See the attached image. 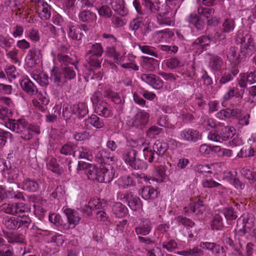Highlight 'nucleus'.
Here are the masks:
<instances>
[{
  "label": "nucleus",
  "instance_id": "nucleus-23",
  "mask_svg": "<svg viewBox=\"0 0 256 256\" xmlns=\"http://www.w3.org/2000/svg\"><path fill=\"white\" fill-rule=\"evenodd\" d=\"M126 202L131 210L134 211L141 210L142 208V204L140 199L132 194L127 195Z\"/></svg>",
  "mask_w": 256,
  "mask_h": 256
},
{
  "label": "nucleus",
  "instance_id": "nucleus-50",
  "mask_svg": "<svg viewBox=\"0 0 256 256\" xmlns=\"http://www.w3.org/2000/svg\"><path fill=\"white\" fill-rule=\"evenodd\" d=\"M6 198L25 200L24 196L22 192L19 191L15 192L12 188H9L8 190H6Z\"/></svg>",
  "mask_w": 256,
  "mask_h": 256
},
{
  "label": "nucleus",
  "instance_id": "nucleus-3",
  "mask_svg": "<svg viewBox=\"0 0 256 256\" xmlns=\"http://www.w3.org/2000/svg\"><path fill=\"white\" fill-rule=\"evenodd\" d=\"M4 126L12 131L22 134V138L24 140H29L32 137V131L24 118L17 120L9 119L8 122H5Z\"/></svg>",
  "mask_w": 256,
  "mask_h": 256
},
{
  "label": "nucleus",
  "instance_id": "nucleus-21",
  "mask_svg": "<svg viewBox=\"0 0 256 256\" xmlns=\"http://www.w3.org/2000/svg\"><path fill=\"white\" fill-rule=\"evenodd\" d=\"M152 228L150 220L143 218L138 226L136 228V232L138 235L146 236L149 234Z\"/></svg>",
  "mask_w": 256,
  "mask_h": 256
},
{
  "label": "nucleus",
  "instance_id": "nucleus-51",
  "mask_svg": "<svg viewBox=\"0 0 256 256\" xmlns=\"http://www.w3.org/2000/svg\"><path fill=\"white\" fill-rule=\"evenodd\" d=\"M240 54L238 48L235 47H231L228 52L227 57L232 62L237 64L239 62Z\"/></svg>",
  "mask_w": 256,
  "mask_h": 256
},
{
  "label": "nucleus",
  "instance_id": "nucleus-27",
  "mask_svg": "<svg viewBox=\"0 0 256 256\" xmlns=\"http://www.w3.org/2000/svg\"><path fill=\"white\" fill-rule=\"evenodd\" d=\"M18 187L25 190L35 192L38 190L40 186L38 182L27 178L24 181L21 186Z\"/></svg>",
  "mask_w": 256,
  "mask_h": 256
},
{
  "label": "nucleus",
  "instance_id": "nucleus-20",
  "mask_svg": "<svg viewBox=\"0 0 256 256\" xmlns=\"http://www.w3.org/2000/svg\"><path fill=\"white\" fill-rule=\"evenodd\" d=\"M42 58L41 50L38 48H32L28 52L26 60L28 64L32 67Z\"/></svg>",
  "mask_w": 256,
  "mask_h": 256
},
{
  "label": "nucleus",
  "instance_id": "nucleus-38",
  "mask_svg": "<svg viewBox=\"0 0 256 256\" xmlns=\"http://www.w3.org/2000/svg\"><path fill=\"white\" fill-rule=\"evenodd\" d=\"M214 10L212 8H204L200 6L198 9V14L206 18L208 20V24H210V20L214 16Z\"/></svg>",
  "mask_w": 256,
  "mask_h": 256
},
{
  "label": "nucleus",
  "instance_id": "nucleus-61",
  "mask_svg": "<svg viewBox=\"0 0 256 256\" xmlns=\"http://www.w3.org/2000/svg\"><path fill=\"white\" fill-rule=\"evenodd\" d=\"M202 184L204 188H214L216 186H218L220 187L219 183L214 181L212 178L204 177L202 182Z\"/></svg>",
  "mask_w": 256,
  "mask_h": 256
},
{
  "label": "nucleus",
  "instance_id": "nucleus-45",
  "mask_svg": "<svg viewBox=\"0 0 256 256\" xmlns=\"http://www.w3.org/2000/svg\"><path fill=\"white\" fill-rule=\"evenodd\" d=\"M86 122L96 128H101L104 126L103 120L96 114H92L89 118L86 120Z\"/></svg>",
  "mask_w": 256,
  "mask_h": 256
},
{
  "label": "nucleus",
  "instance_id": "nucleus-29",
  "mask_svg": "<svg viewBox=\"0 0 256 256\" xmlns=\"http://www.w3.org/2000/svg\"><path fill=\"white\" fill-rule=\"evenodd\" d=\"M72 112L79 118H84L88 113V106L84 102H79L74 104L72 108Z\"/></svg>",
  "mask_w": 256,
  "mask_h": 256
},
{
  "label": "nucleus",
  "instance_id": "nucleus-58",
  "mask_svg": "<svg viewBox=\"0 0 256 256\" xmlns=\"http://www.w3.org/2000/svg\"><path fill=\"white\" fill-rule=\"evenodd\" d=\"M215 146L202 144L200 147L199 152L202 155L208 156L213 152H215Z\"/></svg>",
  "mask_w": 256,
  "mask_h": 256
},
{
  "label": "nucleus",
  "instance_id": "nucleus-60",
  "mask_svg": "<svg viewBox=\"0 0 256 256\" xmlns=\"http://www.w3.org/2000/svg\"><path fill=\"white\" fill-rule=\"evenodd\" d=\"M14 42V40L8 36H0V46L3 48H10Z\"/></svg>",
  "mask_w": 256,
  "mask_h": 256
},
{
  "label": "nucleus",
  "instance_id": "nucleus-16",
  "mask_svg": "<svg viewBox=\"0 0 256 256\" xmlns=\"http://www.w3.org/2000/svg\"><path fill=\"white\" fill-rule=\"evenodd\" d=\"M237 81L239 86L242 88H246L248 84H250L256 82V70L249 74L241 73L240 74Z\"/></svg>",
  "mask_w": 256,
  "mask_h": 256
},
{
  "label": "nucleus",
  "instance_id": "nucleus-12",
  "mask_svg": "<svg viewBox=\"0 0 256 256\" xmlns=\"http://www.w3.org/2000/svg\"><path fill=\"white\" fill-rule=\"evenodd\" d=\"M150 114L144 110H138L132 120V124L133 127L142 129L148 123Z\"/></svg>",
  "mask_w": 256,
  "mask_h": 256
},
{
  "label": "nucleus",
  "instance_id": "nucleus-36",
  "mask_svg": "<svg viewBox=\"0 0 256 256\" xmlns=\"http://www.w3.org/2000/svg\"><path fill=\"white\" fill-rule=\"evenodd\" d=\"M142 197L146 200L154 199L158 196V192L153 188L146 186L142 190Z\"/></svg>",
  "mask_w": 256,
  "mask_h": 256
},
{
  "label": "nucleus",
  "instance_id": "nucleus-11",
  "mask_svg": "<svg viewBox=\"0 0 256 256\" xmlns=\"http://www.w3.org/2000/svg\"><path fill=\"white\" fill-rule=\"evenodd\" d=\"M2 210L7 214H20L30 211V208L23 202L14 204H4L2 206Z\"/></svg>",
  "mask_w": 256,
  "mask_h": 256
},
{
  "label": "nucleus",
  "instance_id": "nucleus-9",
  "mask_svg": "<svg viewBox=\"0 0 256 256\" xmlns=\"http://www.w3.org/2000/svg\"><path fill=\"white\" fill-rule=\"evenodd\" d=\"M64 214L66 216L67 222L62 225V230L64 231L73 229L78 225L81 220L78 212L73 209L66 208Z\"/></svg>",
  "mask_w": 256,
  "mask_h": 256
},
{
  "label": "nucleus",
  "instance_id": "nucleus-63",
  "mask_svg": "<svg viewBox=\"0 0 256 256\" xmlns=\"http://www.w3.org/2000/svg\"><path fill=\"white\" fill-rule=\"evenodd\" d=\"M5 71L10 80L14 79L19 76V74L17 72L16 68L12 65L7 66Z\"/></svg>",
  "mask_w": 256,
  "mask_h": 256
},
{
  "label": "nucleus",
  "instance_id": "nucleus-54",
  "mask_svg": "<svg viewBox=\"0 0 256 256\" xmlns=\"http://www.w3.org/2000/svg\"><path fill=\"white\" fill-rule=\"evenodd\" d=\"M63 74L66 82L68 80L74 78L76 76V72L74 69L73 66H68L64 68Z\"/></svg>",
  "mask_w": 256,
  "mask_h": 256
},
{
  "label": "nucleus",
  "instance_id": "nucleus-53",
  "mask_svg": "<svg viewBox=\"0 0 256 256\" xmlns=\"http://www.w3.org/2000/svg\"><path fill=\"white\" fill-rule=\"evenodd\" d=\"M256 154V149L250 146L248 148H242L240 152L238 154V156L242 158H246L254 156Z\"/></svg>",
  "mask_w": 256,
  "mask_h": 256
},
{
  "label": "nucleus",
  "instance_id": "nucleus-46",
  "mask_svg": "<svg viewBox=\"0 0 256 256\" xmlns=\"http://www.w3.org/2000/svg\"><path fill=\"white\" fill-rule=\"evenodd\" d=\"M81 28L74 26H69L68 36L73 40H80L82 38V34L80 32Z\"/></svg>",
  "mask_w": 256,
  "mask_h": 256
},
{
  "label": "nucleus",
  "instance_id": "nucleus-49",
  "mask_svg": "<svg viewBox=\"0 0 256 256\" xmlns=\"http://www.w3.org/2000/svg\"><path fill=\"white\" fill-rule=\"evenodd\" d=\"M46 166L48 170L58 174H60L62 172V170L59 168V166L56 162V160L54 158H51L48 160L46 164Z\"/></svg>",
  "mask_w": 256,
  "mask_h": 256
},
{
  "label": "nucleus",
  "instance_id": "nucleus-43",
  "mask_svg": "<svg viewBox=\"0 0 256 256\" xmlns=\"http://www.w3.org/2000/svg\"><path fill=\"white\" fill-rule=\"evenodd\" d=\"M222 65L223 60L220 56H216L211 58L209 66L213 71L220 70Z\"/></svg>",
  "mask_w": 256,
  "mask_h": 256
},
{
  "label": "nucleus",
  "instance_id": "nucleus-17",
  "mask_svg": "<svg viewBox=\"0 0 256 256\" xmlns=\"http://www.w3.org/2000/svg\"><path fill=\"white\" fill-rule=\"evenodd\" d=\"M106 2L111 4L112 8L118 15L124 16L128 14V11L125 6L124 0H106Z\"/></svg>",
  "mask_w": 256,
  "mask_h": 256
},
{
  "label": "nucleus",
  "instance_id": "nucleus-22",
  "mask_svg": "<svg viewBox=\"0 0 256 256\" xmlns=\"http://www.w3.org/2000/svg\"><path fill=\"white\" fill-rule=\"evenodd\" d=\"M174 35V32L170 29H166L156 32L154 38L158 42H168Z\"/></svg>",
  "mask_w": 256,
  "mask_h": 256
},
{
  "label": "nucleus",
  "instance_id": "nucleus-32",
  "mask_svg": "<svg viewBox=\"0 0 256 256\" xmlns=\"http://www.w3.org/2000/svg\"><path fill=\"white\" fill-rule=\"evenodd\" d=\"M239 70L235 68L232 70H226L222 74L221 78L218 80V82L221 84H224L231 81L238 73Z\"/></svg>",
  "mask_w": 256,
  "mask_h": 256
},
{
  "label": "nucleus",
  "instance_id": "nucleus-62",
  "mask_svg": "<svg viewBox=\"0 0 256 256\" xmlns=\"http://www.w3.org/2000/svg\"><path fill=\"white\" fill-rule=\"evenodd\" d=\"M222 26L224 32H230L232 31L234 28V22L232 19L226 18Z\"/></svg>",
  "mask_w": 256,
  "mask_h": 256
},
{
  "label": "nucleus",
  "instance_id": "nucleus-31",
  "mask_svg": "<svg viewBox=\"0 0 256 256\" xmlns=\"http://www.w3.org/2000/svg\"><path fill=\"white\" fill-rule=\"evenodd\" d=\"M244 90H239L237 87H234L232 84V86H230L228 88V90L227 92L223 96V98L228 100L231 99L234 96L242 98L244 94Z\"/></svg>",
  "mask_w": 256,
  "mask_h": 256
},
{
  "label": "nucleus",
  "instance_id": "nucleus-47",
  "mask_svg": "<svg viewBox=\"0 0 256 256\" xmlns=\"http://www.w3.org/2000/svg\"><path fill=\"white\" fill-rule=\"evenodd\" d=\"M88 204L93 210L105 208L107 206V203L105 200L98 198H92L89 201Z\"/></svg>",
  "mask_w": 256,
  "mask_h": 256
},
{
  "label": "nucleus",
  "instance_id": "nucleus-18",
  "mask_svg": "<svg viewBox=\"0 0 256 256\" xmlns=\"http://www.w3.org/2000/svg\"><path fill=\"white\" fill-rule=\"evenodd\" d=\"M86 174L89 180L93 181L102 182L104 180V178L98 176V174L101 172L99 168L92 164H86Z\"/></svg>",
  "mask_w": 256,
  "mask_h": 256
},
{
  "label": "nucleus",
  "instance_id": "nucleus-5",
  "mask_svg": "<svg viewBox=\"0 0 256 256\" xmlns=\"http://www.w3.org/2000/svg\"><path fill=\"white\" fill-rule=\"evenodd\" d=\"M222 30L216 32L212 39L211 40L208 36H202L196 38L193 42V46L196 48L199 52H201L206 49V46L210 45L212 41L220 42L225 40L226 36Z\"/></svg>",
  "mask_w": 256,
  "mask_h": 256
},
{
  "label": "nucleus",
  "instance_id": "nucleus-57",
  "mask_svg": "<svg viewBox=\"0 0 256 256\" xmlns=\"http://www.w3.org/2000/svg\"><path fill=\"white\" fill-rule=\"evenodd\" d=\"M219 211L220 212L222 216H224L227 220H233L237 218L236 215L231 208H224Z\"/></svg>",
  "mask_w": 256,
  "mask_h": 256
},
{
  "label": "nucleus",
  "instance_id": "nucleus-39",
  "mask_svg": "<svg viewBox=\"0 0 256 256\" xmlns=\"http://www.w3.org/2000/svg\"><path fill=\"white\" fill-rule=\"evenodd\" d=\"M112 211L118 218L124 217L128 212L126 207L120 202H116L112 208Z\"/></svg>",
  "mask_w": 256,
  "mask_h": 256
},
{
  "label": "nucleus",
  "instance_id": "nucleus-24",
  "mask_svg": "<svg viewBox=\"0 0 256 256\" xmlns=\"http://www.w3.org/2000/svg\"><path fill=\"white\" fill-rule=\"evenodd\" d=\"M203 204L200 198L196 199L194 202H191L188 206L184 208V212L188 214L195 213L198 214L202 213Z\"/></svg>",
  "mask_w": 256,
  "mask_h": 256
},
{
  "label": "nucleus",
  "instance_id": "nucleus-64",
  "mask_svg": "<svg viewBox=\"0 0 256 256\" xmlns=\"http://www.w3.org/2000/svg\"><path fill=\"white\" fill-rule=\"evenodd\" d=\"M88 53L92 56H100L103 53V49L102 46L100 44H93L89 50Z\"/></svg>",
  "mask_w": 256,
  "mask_h": 256
},
{
  "label": "nucleus",
  "instance_id": "nucleus-10",
  "mask_svg": "<svg viewBox=\"0 0 256 256\" xmlns=\"http://www.w3.org/2000/svg\"><path fill=\"white\" fill-rule=\"evenodd\" d=\"M150 142L144 138L134 140L132 143V146L140 150L144 148L142 152L145 159L149 162H152L154 159V152L148 146Z\"/></svg>",
  "mask_w": 256,
  "mask_h": 256
},
{
  "label": "nucleus",
  "instance_id": "nucleus-56",
  "mask_svg": "<svg viewBox=\"0 0 256 256\" xmlns=\"http://www.w3.org/2000/svg\"><path fill=\"white\" fill-rule=\"evenodd\" d=\"M162 132V129L156 126H151L146 132V136L150 138H155Z\"/></svg>",
  "mask_w": 256,
  "mask_h": 256
},
{
  "label": "nucleus",
  "instance_id": "nucleus-42",
  "mask_svg": "<svg viewBox=\"0 0 256 256\" xmlns=\"http://www.w3.org/2000/svg\"><path fill=\"white\" fill-rule=\"evenodd\" d=\"M236 132V130L233 127L226 126L223 128L220 133L222 142L228 140L229 138H232Z\"/></svg>",
  "mask_w": 256,
  "mask_h": 256
},
{
  "label": "nucleus",
  "instance_id": "nucleus-1",
  "mask_svg": "<svg viewBox=\"0 0 256 256\" xmlns=\"http://www.w3.org/2000/svg\"><path fill=\"white\" fill-rule=\"evenodd\" d=\"M109 52L110 54V56L114 58L115 62L120 64L122 68L130 69L135 71L139 70V67L136 64L134 57L128 56L122 59L123 56L126 52L124 47L111 48H110Z\"/></svg>",
  "mask_w": 256,
  "mask_h": 256
},
{
  "label": "nucleus",
  "instance_id": "nucleus-34",
  "mask_svg": "<svg viewBox=\"0 0 256 256\" xmlns=\"http://www.w3.org/2000/svg\"><path fill=\"white\" fill-rule=\"evenodd\" d=\"M74 156H77L80 158H84L88 160H91L92 156L91 151L86 147H79L77 150L74 152Z\"/></svg>",
  "mask_w": 256,
  "mask_h": 256
},
{
  "label": "nucleus",
  "instance_id": "nucleus-59",
  "mask_svg": "<svg viewBox=\"0 0 256 256\" xmlns=\"http://www.w3.org/2000/svg\"><path fill=\"white\" fill-rule=\"evenodd\" d=\"M166 66L170 69H174L181 66L180 62L176 58H172L164 61Z\"/></svg>",
  "mask_w": 256,
  "mask_h": 256
},
{
  "label": "nucleus",
  "instance_id": "nucleus-52",
  "mask_svg": "<svg viewBox=\"0 0 256 256\" xmlns=\"http://www.w3.org/2000/svg\"><path fill=\"white\" fill-rule=\"evenodd\" d=\"M48 220L50 222L59 227L60 230L64 231L62 230V225L64 224V222H63L61 216L59 214L55 213L51 214L48 216Z\"/></svg>",
  "mask_w": 256,
  "mask_h": 256
},
{
  "label": "nucleus",
  "instance_id": "nucleus-2",
  "mask_svg": "<svg viewBox=\"0 0 256 256\" xmlns=\"http://www.w3.org/2000/svg\"><path fill=\"white\" fill-rule=\"evenodd\" d=\"M199 246H194L192 248H189L179 252L178 254L182 256H204V252L200 248L210 251L213 254L219 255L223 252L224 248L220 245L214 242H201Z\"/></svg>",
  "mask_w": 256,
  "mask_h": 256
},
{
  "label": "nucleus",
  "instance_id": "nucleus-30",
  "mask_svg": "<svg viewBox=\"0 0 256 256\" xmlns=\"http://www.w3.org/2000/svg\"><path fill=\"white\" fill-rule=\"evenodd\" d=\"M20 84L22 89L28 94L33 95L38 92L36 86L28 78L22 80L20 82Z\"/></svg>",
  "mask_w": 256,
  "mask_h": 256
},
{
  "label": "nucleus",
  "instance_id": "nucleus-40",
  "mask_svg": "<svg viewBox=\"0 0 256 256\" xmlns=\"http://www.w3.org/2000/svg\"><path fill=\"white\" fill-rule=\"evenodd\" d=\"M144 25V18L142 16H138L132 20L129 24V29L134 32L141 28L142 30Z\"/></svg>",
  "mask_w": 256,
  "mask_h": 256
},
{
  "label": "nucleus",
  "instance_id": "nucleus-14",
  "mask_svg": "<svg viewBox=\"0 0 256 256\" xmlns=\"http://www.w3.org/2000/svg\"><path fill=\"white\" fill-rule=\"evenodd\" d=\"M178 138L184 141L196 142L200 138V134L196 130L190 128H186L180 132Z\"/></svg>",
  "mask_w": 256,
  "mask_h": 256
},
{
  "label": "nucleus",
  "instance_id": "nucleus-37",
  "mask_svg": "<svg viewBox=\"0 0 256 256\" xmlns=\"http://www.w3.org/2000/svg\"><path fill=\"white\" fill-rule=\"evenodd\" d=\"M211 228L212 230H220L223 226L222 216L220 211L216 212L210 224Z\"/></svg>",
  "mask_w": 256,
  "mask_h": 256
},
{
  "label": "nucleus",
  "instance_id": "nucleus-33",
  "mask_svg": "<svg viewBox=\"0 0 256 256\" xmlns=\"http://www.w3.org/2000/svg\"><path fill=\"white\" fill-rule=\"evenodd\" d=\"M78 18L80 20L84 22H92L96 20V14L89 10H84L80 12Z\"/></svg>",
  "mask_w": 256,
  "mask_h": 256
},
{
  "label": "nucleus",
  "instance_id": "nucleus-13",
  "mask_svg": "<svg viewBox=\"0 0 256 256\" xmlns=\"http://www.w3.org/2000/svg\"><path fill=\"white\" fill-rule=\"evenodd\" d=\"M35 2V8L40 18L43 20H48L51 16L50 6L42 0H32Z\"/></svg>",
  "mask_w": 256,
  "mask_h": 256
},
{
  "label": "nucleus",
  "instance_id": "nucleus-55",
  "mask_svg": "<svg viewBox=\"0 0 256 256\" xmlns=\"http://www.w3.org/2000/svg\"><path fill=\"white\" fill-rule=\"evenodd\" d=\"M215 152L218 154L219 157L230 158L233 154L232 151L231 150L225 148H221L219 146H216L215 148Z\"/></svg>",
  "mask_w": 256,
  "mask_h": 256
},
{
  "label": "nucleus",
  "instance_id": "nucleus-35",
  "mask_svg": "<svg viewBox=\"0 0 256 256\" xmlns=\"http://www.w3.org/2000/svg\"><path fill=\"white\" fill-rule=\"evenodd\" d=\"M188 22L194 26V27L198 30H202L204 26V22L203 20H202L196 14H190L187 18Z\"/></svg>",
  "mask_w": 256,
  "mask_h": 256
},
{
  "label": "nucleus",
  "instance_id": "nucleus-26",
  "mask_svg": "<svg viewBox=\"0 0 256 256\" xmlns=\"http://www.w3.org/2000/svg\"><path fill=\"white\" fill-rule=\"evenodd\" d=\"M168 145L166 142L160 140H156L154 143L152 150L154 152V155L156 153L158 156H162L168 149Z\"/></svg>",
  "mask_w": 256,
  "mask_h": 256
},
{
  "label": "nucleus",
  "instance_id": "nucleus-41",
  "mask_svg": "<svg viewBox=\"0 0 256 256\" xmlns=\"http://www.w3.org/2000/svg\"><path fill=\"white\" fill-rule=\"evenodd\" d=\"M51 54L53 58L54 61L58 60L60 62L64 64H74V63L71 62L70 58L66 55L57 53L54 50L51 51Z\"/></svg>",
  "mask_w": 256,
  "mask_h": 256
},
{
  "label": "nucleus",
  "instance_id": "nucleus-28",
  "mask_svg": "<svg viewBox=\"0 0 256 256\" xmlns=\"http://www.w3.org/2000/svg\"><path fill=\"white\" fill-rule=\"evenodd\" d=\"M142 5L149 12L156 14L162 8L160 2H152L150 0H142Z\"/></svg>",
  "mask_w": 256,
  "mask_h": 256
},
{
  "label": "nucleus",
  "instance_id": "nucleus-7",
  "mask_svg": "<svg viewBox=\"0 0 256 256\" xmlns=\"http://www.w3.org/2000/svg\"><path fill=\"white\" fill-rule=\"evenodd\" d=\"M136 152L131 149L126 151L123 155V160L130 168L134 170H146L147 164L138 158H136Z\"/></svg>",
  "mask_w": 256,
  "mask_h": 256
},
{
  "label": "nucleus",
  "instance_id": "nucleus-19",
  "mask_svg": "<svg viewBox=\"0 0 256 256\" xmlns=\"http://www.w3.org/2000/svg\"><path fill=\"white\" fill-rule=\"evenodd\" d=\"M101 172L98 174L100 176L104 178V180L99 182H109L113 179L114 175V170L112 166L110 164L106 166H102L99 168Z\"/></svg>",
  "mask_w": 256,
  "mask_h": 256
},
{
  "label": "nucleus",
  "instance_id": "nucleus-4",
  "mask_svg": "<svg viewBox=\"0 0 256 256\" xmlns=\"http://www.w3.org/2000/svg\"><path fill=\"white\" fill-rule=\"evenodd\" d=\"M102 95V92L98 91L91 98V100L94 106V112L102 117H112L113 114L112 107L108 102L100 100Z\"/></svg>",
  "mask_w": 256,
  "mask_h": 256
},
{
  "label": "nucleus",
  "instance_id": "nucleus-15",
  "mask_svg": "<svg viewBox=\"0 0 256 256\" xmlns=\"http://www.w3.org/2000/svg\"><path fill=\"white\" fill-rule=\"evenodd\" d=\"M141 80L154 88L160 89L162 87L163 82L158 76L152 74H144L141 75Z\"/></svg>",
  "mask_w": 256,
  "mask_h": 256
},
{
  "label": "nucleus",
  "instance_id": "nucleus-44",
  "mask_svg": "<svg viewBox=\"0 0 256 256\" xmlns=\"http://www.w3.org/2000/svg\"><path fill=\"white\" fill-rule=\"evenodd\" d=\"M241 172L247 179L256 180V168L244 166L241 170Z\"/></svg>",
  "mask_w": 256,
  "mask_h": 256
},
{
  "label": "nucleus",
  "instance_id": "nucleus-25",
  "mask_svg": "<svg viewBox=\"0 0 256 256\" xmlns=\"http://www.w3.org/2000/svg\"><path fill=\"white\" fill-rule=\"evenodd\" d=\"M50 80L55 85L62 86L66 80L63 74H62L58 69L54 68L51 71Z\"/></svg>",
  "mask_w": 256,
  "mask_h": 256
},
{
  "label": "nucleus",
  "instance_id": "nucleus-6",
  "mask_svg": "<svg viewBox=\"0 0 256 256\" xmlns=\"http://www.w3.org/2000/svg\"><path fill=\"white\" fill-rule=\"evenodd\" d=\"M176 8L170 6L167 4L162 5V8L156 14L157 23L160 26H171L174 23L172 14L171 12Z\"/></svg>",
  "mask_w": 256,
  "mask_h": 256
},
{
  "label": "nucleus",
  "instance_id": "nucleus-8",
  "mask_svg": "<svg viewBox=\"0 0 256 256\" xmlns=\"http://www.w3.org/2000/svg\"><path fill=\"white\" fill-rule=\"evenodd\" d=\"M240 40V54L245 57L250 56L256 51V46L254 40L250 34H246Z\"/></svg>",
  "mask_w": 256,
  "mask_h": 256
},
{
  "label": "nucleus",
  "instance_id": "nucleus-48",
  "mask_svg": "<svg viewBox=\"0 0 256 256\" xmlns=\"http://www.w3.org/2000/svg\"><path fill=\"white\" fill-rule=\"evenodd\" d=\"M18 222L16 218L7 216L4 218L2 223L10 230H15L17 228Z\"/></svg>",
  "mask_w": 256,
  "mask_h": 256
}]
</instances>
